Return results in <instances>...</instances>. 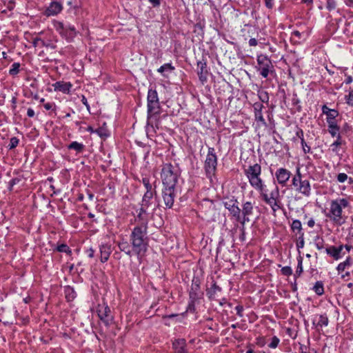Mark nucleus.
<instances>
[{"mask_svg": "<svg viewBox=\"0 0 353 353\" xmlns=\"http://www.w3.org/2000/svg\"><path fill=\"white\" fill-rule=\"evenodd\" d=\"M261 165L254 163L245 168L244 174L250 185L259 193L261 199L268 205L274 212H276L282 208L279 188L274 183L270 187V192H268L269 190L261 177Z\"/></svg>", "mask_w": 353, "mask_h": 353, "instance_id": "1", "label": "nucleus"}, {"mask_svg": "<svg viewBox=\"0 0 353 353\" xmlns=\"http://www.w3.org/2000/svg\"><path fill=\"white\" fill-rule=\"evenodd\" d=\"M147 233L148 221H145L141 225H136L131 231L130 242L137 257L143 256L148 250V238Z\"/></svg>", "mask_w": 353, "mask_h": 353, "instance_id": "2", "label": "nucleus"}, {"mask_svg": "<svg viewBox=\"0 0 353 353\" xmlns=\"http://www.w3.org/2000/svg\"><path fill=\"white\" fill-rule=\"evenodd\" d=\"M350 206V203L347 198L338 197L330 201V208L325 216L334 224L341 225L346 219L343 210Z\"/></svg>", "mask_w": 353, "mask_h": 353, "instance_id": "3", "label": "nucleus"}, {"mask_svg": "<svg viewBox=\"0 0 353 353\" xmlns=\"http://www.w3.org/2000/svg\"><path fill=\"white\" fill-rule=\"evenodd\" d=\"M180 174L179 168L176 165L170 163L163 164L161 171L163 186L176 187Z\"/></svg>", "mask_w": 353, "mask_h": 353, "instance_id": "4", "label": "nucleus"}, {"mask_svg": "<svg viewBox=\"0 0 353 353\" xmlns=\"http://www.w3.org/2000/svg\"><path fill=\"white\" fill-rule=\"evenodd\" d=\"M292 186L294 190L305 197H309L312 193L310 182L307 179H303L300 168H296V174L292 179Z\"/></svg>", "mask_w": 353, "mask_h": 353, "instance_id": "5", "label": "nucleus"}, {"mask_svg": "<svg viewBox=\"0 0 353 353\" xmlns=\"http://www.w3.org/2000/svg\"><path fill=\"white\" fill-rule=\"evenodd\" d=\"M148 125L150 124V120L160 112V103L158 94L156 90L149 89L148 92Z\"/></svg>", "mask_w": 353, "mask_h": 353, "instance_id": "6", "label": "nucleus"}, {"mask_svg": "<svg viewBox=\"0 0 353 353\" xmlns=\"http://www.w3.org/2000/svg\"><path fill=\"white\" fill-rule=\"evenodd\" d=\"M217 167V157L214 148H208V154L204 163V169L208 178L211 181L215 176Z\"/></svg>", "mask_w": 353, "mask_h": 353, "instance_id": "7", "label": "nucleus"}, {"mask_svg": "<svg viewBox=\"0 0 353 353\" xmlns=\"http://www.w3.org/2000/svg\"><path fill=\"white\" fill-rule=\"evenodd\" d=\"M256 70L263 78H267L270 74L274 71L271 59L265 54H261L257 56Z\"/></svg>", "mask_w": 353, "mask_h": 353, "instance_id": "8", "label": "nucleus"}, {"mask_svg": "<svg viewBox=\"0 0 353 353\" xmlns=\"http://www.w3.org/2000/svg\"><path fill=\"white\" fill-rule=\"evenodd\" d=\"M96 312L99 319L106 327H109L112 324L114 316L110 307L105 302L103 301L101 303H99Z\"/></svg>", "mask_w": 353, "mask_h": 353, "instance_id": "9", "label": "nucleus"}, {"mask_svg": "<svg viewBox=\"0 0 353 353\" xmlns=\"http://www.w3.org/2000/svg\"><path fill=\"white\" fill-rule=\"evenodd\" d=\"M254 202L251 201H245L243 202L241 206L242 209L241 210L240 213V219L239 222L241 225H245L246 223L250 221V216L253 214L254 212Z\"/></svg>", "mask_w": 353, "mask_h": 353, "instance_id": "10", "label": "nucleus"}, {"mask_svg": "<svg viewBox=\"0 0 353 353\" xmlns=\"http://www.w3.org/2000/svg\"><path fill=\"white\" fill-rule=\"evenodd\" d=\"M224 207L229 211L230 215L239 222L241 209L237 199L232 196L228 201L223 202Z\"/></svg>", "mask_w": 353, "mask_h": 353, "instance_id": "11", "label": "nucleus"}, {"mask_svg": "<svg viewBox=\"0 0 353 353\" xmlns=\"http://www.w3.org/2000/svg\"><path fill=\"white\" fill-rule=\"evenodd\" d=\"M162 197L165 207L171 208L176 197V187L163 186Z\"/></svg>", "mask_w": 353, "mask_h": 353, "instance_id": "12", "label": "nucleus"}, {"mask_svg": "<svg viewBox=\"0 0 353 353\" xmlns=\"http://www.w3.org/2000/svg\"><path fill=\"white\" fill-rule=\"evenodd\" d=\"M201 282L199 279L193 278L190 290L189 291V299L193 301H199L203 296L201 292Z\"/></svg>", "mask_w": 353, "mask_h": 353, "instance_id": "13", "label": "nucleus"}, {"mask_svg": "<svg viewBox=\"0 0 353 353\" xmlns=\"http://www.w3.org/2000/svg\"><path fill=\"white\" fill-rule=\"evenodd\" d=\"M157 193L154 192H145L140 207L142 208L143 212H149L150 210H154L155 209V204L153 201L154 194Z\"/></svg>", "mask_w": 353, "mask_h": 353, "instance_id": "14", "label": "nucleus"}, {"mask_svg": "<svg viewBox=\"0 0 353 353\" xmlns=\"http://www.w3.org/2000/svg\"><path fill=\"white\" fill-rule=\"evenodd\" d=\"M291 176V172L284 168H279L275 172V179L277 183L282 187H284L287 185V183L288 182Z\"/></svg>", "mask_w": 353, "mask_h": 353, "instance_id": "15", "label": "nucleus"}, {"mask_svg": "<svg viewBox=\"0 0 353 353\" xmlns=\"http://www.w3.org/2000/svg\"><path fill=\"white\" fill-rule=\"evenodd\" d=\"M197 74L203 84L207 81L208 70L206 60L204 58L197 61Z\"/></svg>", "mask_w": 353, "mask_h": 353, "instance_id": "16", "label": "nucleus"}, {"mask_svg": "<svg viewBox=\"0 0 353 353\" xmlns=\"http://www.w3.org/2000/svg\"><path fill=\"white\" fill-rule=\"evenodd\" d=\"M63 10V5L59 1H52L49 6L44 11V14L47 17L56 16Z\"/></svg>", "mask_w": 353, "mask_h": 353, "instance_id": "17", "label": "nucleus"}, {"mask_svg": "<svg viewBox=\"0 0 353 353\" xmlns=\"http://www.w3.org/2000/svg\"><path fill=\"white\" fill-rule=\"evenodd\" d=\"M325 252L332 256L334 260H339L345 254V252H343V246H329L325 248Z\"/></svg>", "mask_w": 353, "mask_h": 353, "instance_id": "18", "label": "nucleus"}, {"mask_svg": "<svg viewBox=\"0 0 353 353\" xmlns=\"http://www.w3.org/2000/svg\"><path fill=\"white\" fill-rule=\"evenodd\" d=\"M100 261L101 263H105L109 259L112 252V246L109 243H103L99 246Z\"/></svg>", "mask_w": 353, "mask_h": 353, "instance_id": "19", "label": "nucleus"}, {"mask_svg": "<svg viewBox=\"0 0 353 353\" xmlns=\"http://www.w3.org/2000/svg\"><path fill=\"white\" fill-rule=\"evenodd\" d=\"M54 91L61 92L64 94H69L72 84L70 82H64L63 81H57L52 84Z\"/></svg>", "mask_w": 353, "mask_h": 353, "instance_id": "20", "label": "nucleus"}, {"mask_svg": "<svg viewBox=\"0 0 353 353\" xmlns=\"http://www.w3.org/2000/svg\"><path fill=\"white\" fill-rule=\"evenodd\" d=\"M117 245L121 252H124L130 257L132 256V252L134 251L132 250V244L129 243L126 240L123 239L122 241H119L117 243Z\"/></svg>", "mask_w": 353, "mask_h": 353, "instance_id": "21", "label": "nucleus"}, {"mask_svg": "<svg viewBox=\"0 0 353 353\" xmlns=\"http://www.w3.org/2000/svg\"><path fill=\"white\" fill-rule=\"evenodd\" d=\"M175 353H186V342L183 339H176L172 343Z\"/></svg>", "mask_w": 353, "mask_h": 353, "instance_id": "22", "label": "nucleus"}, {"mask_svg": "<svg viewBox=\"0 0 353 353\" xmlns=\"http://www.w3.org/2000/svg\"><path fill=\"white\" fill-rule=\"evenodd\" d=\"M352 258L348 256L344 261L340 263L336 267L338 274H342L345 272V269L350 268L352 265Z\"/></svg>", "mask_w": 353, "mask_h": 353, "instance_id": "23", "label": "nucleus"}, {"mask_svg": "<svg viewBox=\"0 0 353 353\" xmlns=\"http://www.w3.org/2000/svg\"><path fill=\"white\" fill-rule=\"evenodd\" d=\"M290 227L292 231L296 233V236H299L301 235V234H304V232H303L301 222L299 220H293Z\"/></svg>", "mask_w": 353, "mask_h": 353, "instance_id": "24", "label": "nucleus"}, {"mask_svg": "<svg viewBox=\"0 0 353 353\" xmlns=\"http://www.w3.org/2000/svg\"><path fill=\"white\" fill-rule=\"evenodd\" d=\"M254 120L256 121L258 126L261 127V126H264V127H266L268 125H267V123L263 116V112H262V110L261 111H258V112H255L254 113Z\"/></svg>", "mask_w": 353, "mask_h": 353, "instance_id": "25", "label": "nucleus"}, {"mask_svg": "<svg viewBox=\"0 0 353 353\" xmlns=\"http://www.w3.org/2000/svg\"><path fill=\"white\" fill-rule=\"evenodd\" d=\"M85 145L77 141H72L70 144L68 145V148L69 150H74L77 152V153H81L83 151Z\"/></svg>", "mask_w": 353, "mask_h": 353, "instance_id": "26", "label": "nucleus"}, {"mask_svg": "<svg viewBox=\"0 0 353 353\" xmlns=\"http://www.w3.org/2000/svg\"><path fill=\"white\" fill-rule=\"evenodd\" d=\"M339 127L338 126L336 122H329L328 124V131L330 134L332 135V137H338V134H339Z\"/></svg>", "mask_w": 353, "mask_h": 353, "instance_id": "27", "label": "nucleus"}, {"mask_svg": "<svg viewBox=\"0 0 353 353\" xmlns=\"http://www.w3.org/2000/svg\"><path fill=\"white\" fill-rule=\"evenodd\" d=\"M66 30H65L64 37H65L67 39H70L74 37L76 35L75 27L72 25H66Z\"/></svg>", "mask_w": 353, "mask_h": 353, "instance_id": "28", "label": "nucleus"}, {"mask_svg": "<svg viewBox=\"0 0 353 353\" xmlns=\"http://www.w3.org/2000/svg\"><path fill=\"white\" fill-rule=\"evenodd\" d=\"M221 288L219 287L216 282H214L210 288V289L207 290V294L209 299L214 298V295L217 292H221Z\"/></svg>", "mask_w": 353, "mask_h": 353, "instance_id": "29", "label": "nucleus"}, {"mask_svg": "<svg viewBox=\"0 0 353 353\" xmlns=\"http://www.w3.org/2000/svg\"><path fill=\"white\" fill-rule=\"evenodd\" d=\"M141 182L146 190L145 192L157 193L155 188H152V185L150 183V179L148 177L142 178Z\"/></svg>", "mask_w": 353, "mask_h": 353, "instance_id": "30", "label": "nucleus"}, {"mask_svg": "<svg viewBox=\"0 0 353 353\" xmlns=\"http://www.w3.org/2000/svg\"><path fill=\"white\" fill-rule=\"evenodd\" d=\"M65 298L68 301H71L76 297V292L74 289L70 286H67L65 288Z\"/></svg>", "mask_w": 353, "mask_h": 353, "instance_id": "31", "label": "nucleus"}, {"mask_svg": "<svg viewBox=\"0 0 353 353\" xmlns=\"http://www.w3.org/2000/svg\"><path fill=\"white\" fill-rule=\"evenodd\" d=\"M312 290L315 292V293L321 296L324 294V287L323 283L322 281H316L313 286Z\"/></svg>", "mask_w": 353, "mask_h": 353, "instance_id": "32", "label": "nucleus"}, {"mask_svg": "<svg viewBox=\"0 0 353 353\" xmlns=\"http://www.w3.org/2000/svg\"><path fill=\"white\" fill-rule=\"evenodd\" d=\"M326 116V121L327 124H329V122H336L335 119L339 116V112L336 110L332 109Z\"/></svg>", "mask_w": 353, "mask_h": 353, "instance_id": "33", "label": "nucleus"}, {"mask_svg": "<svg viewBox=\"0 0 353 353\" xmlns=\"http://www.w3.org/2000/svg\"><path fill=\"white\" fill-rule=\"evenodd\" d=\"M329 323V319L327 316L324 314H321L319 316V320L316 324V326L323 327V326H327Z\"/></svg>", "mask_w": 353, "mask_h": 353, "instance_id": "34", "label": "nucleus"}, {"mask_svg": "<svg viewBox=\"0 0 353 353\" xmlns=\"http://www.w3.org/2000/svg\"><path fill=\"white\" fill-rule=\"evenodd\" d=\"M298 264L296 267V270L295 273V277H299L303 272V257L299 256L297 258Z\"/></svg>", "mask_w": 353, "mask_h": 353, "instance_id": "35", "label": "nucleus"}, {"mask_svg": "<svg viewBox=\"0 0 353 353\" xmlns=\"http://www.w3.org/2000/svg\"><path fill=\"white\" fill-rule=\"evenodd\" d=\"M21 65L19 63L15 62L12 65L9 70V74L12 76H15L19 72V68Z\"/></svg>", "mask_w": 353, "mask_h": 353, "instance_id": "36", "label": "nucleus"}, {"mask_svg": "<svg viewBox=\"0 0 353 353\" xmlns=\"http://www.w3.org/2000/svg\"><path fill=\"white\" fill-rule=\"evenodd\" d=\"M55 27H56L57 30L59 31L61 34L64 36L65 30H66V28H67L66 25H65L62 22H57V24L55 25Z\"/></svg>", "mask_w": 353, "mask_h": 353, "instance_id": "37", "label": "nucleus"}, {"mask_svg": "<svg viewBox=\"0 0 353 353\" xmlns=\"http://www.w3.org/2000/svg\"><path fill=\"white\" fill-rule=\"evenodd\" d=\"M296 138L299 139L300 141L304 139V133L301 128L296 127V137H293L292 141L294 142L296 141Z\"/></svg>", "mask_w": 353, "mask_h": 353, "instance_id": "38", "label": "nucleus"}, {"mask_svg": "<svg viewBox=\"0 0 353 353\" xmlns=\"http://www.w3.org/2000/svg\"><path fill=\"white\" fill-rule=\"evenodd\" d=\"M174 70V67L172 65L171 63H165L164 65H161L157 71L160 73H163L165 70Z\"/></svg>", "mask_w": 353, "mask_h": 353, "instance_id": "39", "label": "nucleus"}, {"mask_svg": "<svg viewBox=\"0 0 353 353\" xmlns=\"http://www.w3.org/2000/svg\"><path fill=\"white\" fill-rule=\"evenodd\" d=\"M301 144L302 150H303V152L304 154L311 153V148L305 142V139L301 140Z\"/></svg>", "mask_w": 353, "mask_h": 353, "instance_id": "40", "label": "nucleus"}, {"mask_svg": "<svg viewBox=\"0 0 353 353\" xmlns=\"http://www.w3.org/2000/svg\"><path fill=\"white\" fill-rule=\"evenodd\" d=\"M279 342V339L277 336H274L272 338L271 342L268 344V347L270 348L274 349L278 346Z\"/></svg>", "mask_w": 353, "mask_h": 353, "instance_id": "41", "label": "nucleus"}, {"mask_svg": "<svg viewBox=\"0 0 353 353\" xmlns=\"http://www.w3.org/2000/svg\"><path fill=\"white\" fill-rule=\"evenodd\" d=\"M325 7L329 11L335 10L336 7V3L335 0H327Z\"/></svg>", "mask_w": 353, "mask_h": 353, "instance_id": "42", "label": "nucleus"}, {"mask_svg": "<svg viewBox=\"0 0 353 353\" xmlns=\"http://www.w3.org/2000/svg\"><path fill=\"white\" fill-rule=\"evenodd\" d=\"M348 179V176L345 173H339L336 176V180L339 183H344Z\"/></svg>", "mask_w": 353, "mask_h": 353, "instance_id": "43", "label": "nucleus"}, {"mask_svg": "<svg viewBox=\"0 0 353 353\" xmlns=\"http://www.w3.org/2000/svg\"><path fill=\"white\" fill-rule=\"evenodd\" d=\"M341 145V137L338 134L337 139L331 145L332 151L337 152L336 148Z\"/></svg>", "mask_w": 353, "mask_h": 353, "instance_id": "44", "label": "nucleus"}, {"mask_svg": "<svg viewBox=\"0 0 353 353\" xmlns=\"http://www.w3.org/2000/svg\"><path fill=\"white\" fill-rule=\"evenodd\" d=\"M345 99L349 105L353 106V89L350 91L349 94L345 95Z\"/></svg>", "mask_w": 353, "mask_h": 353, "instance_id": "45", "label": "nucleus"}, {"mask_svg": "<svg viewBox=\"0 0 353 353\" xmlns=\"http://www.w3.org/2000/svg\"><path fill=\"white\" fill-rule=\"evenodd\" d=\"M281 272L284 276H290L292 274V270L290 266H285L282 268Z\"/></svg>", "mask_w": 353, "mask_h": 353, "instance_id": "46", "label": "nucleus"}, {"mask_svg": "<svg viewBox=\"0 0 353 353\" xmlns=\"http://www.w3.org/2000/svg\"><path fill=\"white\" fill-rule=\"evenodd\" d=\"M19 139L17 138V137H12L10 140V143H9V148L10 149H13L14 148H16L18 144H19Z\"/></svg>", "mask_w": 353, "mask_h": 353, "instance_id": "47", "label": "nucleus"}, {"mask_svg": "<svg viewBox=\"0 0 353 353\" xmlns=\"http://www.w3.org/2000/svg\"><path fill=\"white\" fill-rule=\"evenodd\" d=\"M259 97L260 100L261 101V102L268 103L269 96H268V93L267 92H261L259 94Z\"/></svg>", "mask_w": 353, "mask_h": 353, "instance_id": "48", "label": "nucleus"}, {"mask_svg": "<svg viewBox=\"0 0 353 353\" xmlns=\"http://www.w3.org/2000/svg\"><path fill=\"white\" fill-rule=\"evenodd\" d=\"M297 243L296 246L298 248H303L304 247V234H301V235L298 236L297 237Z\"/></svg>", "mask_w": 353, "mask_h": 353, "instance_id": "49", "label": "nucleus"}, {"mask_svg": "<svg viewBox=\"0 0 353 353\" xmlns=\"http://www.w3.org/2000/svg\"><path fill=\"white\" fill-rule=\"evenodd\" d=\"M197 301H198L190 300L186 311L187 312H194V311H195V303Z\"/></svg>", "mask_w": 353, "mask_h": 353, "instance_id": "50", "label": "nucleus"}, {"mask_svg": "<svg viewBox=\"0 0 353 353\" xmlns=\"http://www.w3.org/2000/svg\"><path fill=\"white\" fill-rule=\"evenodd\" d=\"M32 45L34 47L39 46H44L45 42L41 39H40L39 37H35L33 39Z\"/></svg>", "mask_w": 353, "mask_h": 353, "instance_id": "51", "label": "nucleus"}, {"mask_svg": "<svg viewBox=\"0 0 353 353\" xmlns=\"http://www.w3.org/2000/svg\"><path fill=\"white\" fill-rule=\"evenodd\" d=\"M43 107L46 110H52L54 112L56 111V105L54 103H46L43 105Z\"/></svg>", "mask_w": 353, "mask_h": 353, "instance_id": "52", "label": "nucleus"}, {"mask_svg": "<svg viewBox=\"0 0 353 353\" xmlns=\"http://www.w3.org/2000/svg\"><path fill=\"white\" fill-rule=\"evenodd\" d=\"M57 251L60 252H70L69 247L66 244H61L58 245L57 248Z\"/></svg>", "mask_w": 353, "mask_h": 353, "instance_id": "53", "label": "nucleus"}, {"mask_svg": "<svg viewBox=\"0 0 353 353\" xmlns=\"http://www.w3.org/2000/svg\"><path fill=\"white\" fill-rule=\"evenodd\" d=\"M264 106L260 102H256L253 104V108H254V113L255 112L263 110Z\"/></svg>", "mask_w": 353, "mask_h": 353, "instance_id": "54", "label": "nucleus"}, {"mask_svg": "<svg viewBox=\"0 0 353 353\" xmlns=\"http://www.w3.org/2000/svg\"><path fill=\"white\" fill-rule=\"evenodd\" d=\"M148 214V212H143L142 211V208L140 207V209H139V212L137 214V218L139 219V220H142V221H144L143 223H144L145 221V219L144 217V215L145 214Z\"/></svg>", "mask_w": 353, "mask_h": 353, "instance_id": "55", "label": "nucleus"}, {"mask_svg": "<svg viewBox=\"0 0 353 353\" xmlns=\"http://www.w3.org/2000/svg\"><path fill=\"white\" fill-rule=\"evenodd\" d=\"M95 133H97L101 137L108 136V134L105 132V130L102 128H99L98 129L95 130Z\"/></svg>", "mask_w": 353, "mask_h": 353, "instance_id": "56", "label": "nucleus"}, {"mask_svg": "<svg viewBox=\"0 0 353 353\" xmlns=\"http://www.w3.org/2000/svg\"><path fill=\"white\" fill-rule=\"evenodd\" d=\"M235 310L236 311V314L239 317H242L243 316V307L241 305H238L235 307Z\"/></svg>", "mask_w": 353, "mask_h": 353, "instance_id": "57", "label": "nucleus"}, {"mask_svg": "<svg viewBox=\"0 0 353 353\" xmlns=\"http://www.w3.org/2000/svg\"><path fill=\"white\" fill-rule=\"evenodd\" d=\"M241 234L239 239L241 241H245V225H241Z\"/></svg>", "mask_w": 353, "mask_h": 353, "instance_id": "58", "label": "nucleus"}, {"mask_svg": "<svg viewBox=\"0 0 353 353\" xmlns=\"http://www.w3.org/2000/svg\"><path fill=\"white\" fill-rule=\"evenodd\" d=\"M315 245L319 250H323L324 248L323 240L322 239H319Z\"/></svg>", "mask_w": 353, "mask_h": 353, "instance_id": "59", "label": "nucleus"}, {"mask_svg": "<svg viewBox=\"0 0 353 353\" xmlns=\"http://www.w3.org/2000/svg\"><path fill=\"white\" fill-rule=\"evenodd\" d=\"M153 8L159 7L162 0H148Z\"/></svg>", "mask_w": 353, "mask_h": 353, "instance_id": "60", "label": "nucleus"}, {"mask_svg": "<svg viewBox=\"0 0 353 353\" xmlns=\"http://www.w3.org/2000/svg\"><path fill=\"white\" fill-rule=\"evenodd\" d=\"M20 181V179L19 178H14V179H12L10 182H9V185H10V190H11L12 189V187L16 185L17 183H18Z\"/></svg>", "mask_w": 353, "mask_h": 353, "instance_id": "61", "label": "nucleus"}, {"mask_svg": "<svg viewBox=\"0 0 353 353\" xmlns=\"http://www.w3.org/2000/svg\"><path fill=\"white\" fill-rule=\"evenodd\" d=\"M81 102L83 105H85L87 110L90 112V105L88 104L86 97L84 95H81Z\"/></svg>", "mask_w": 353, "mask_h": 353, "instance_id": "62", "label": "nucleus"}, {"mask_svg": "<svg viewBox=\"0 0 353 353\" xmlns=\"http://www.w3.org/2000/svg\"><path fill=\"white\" fill-rule=\"evenodd\" d=\"M265 6L269 8L272 9L274 6V0H264Z\"/></svg>", "mask_w": 353, "mask_h": 353, "instance_id": "63", "label": "nucleus"}, {"mask_svg": "<svg viewBox=\"0 0 353 353\" xmlns=\"http://www.w3.org/2000/svg\"><path fill=\"white\" fill-rule=\"evenodd\" d=\"M85 252L88 257L93 258L94 256L95 251L92 248L88 249Z\"/></svg>", "mask_w": 353, "mask_h": 353, "instance_id": "64", "label": "nucleus"}]
</instances>
